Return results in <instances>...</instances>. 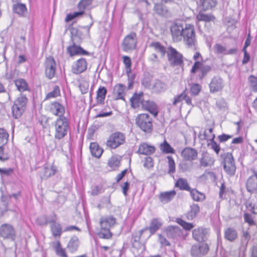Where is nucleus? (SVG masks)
Masks as SVG:
<instances>
[{"mask_svg":"<svg viewBox=\"0 0 257 257\" xmlns=\"http://www.w3.org/2000/svg\"><path fill=\"white\" fill-rule=\"evenodd\" d=\"M170 31L174 41L179 42L182 40L188 47L195 46L196 40L195 28L193 25L180 23H174L170 27Z\"/></svg>","mask_w":257,"mask_h":257,"instance_id":"obj_1","label":"nucleus"},{"mask_svg":"<svg viewBox=\"0 0 257 257\" xmlns=\"http://www.w3.org/2000/svg\"><path fill=\"white\" fill-rule=\"evenodd\" d=\"M101 230L98 233L100 238L109 239L112 236L110 228L116 223V218L112 216L101 217L99 222Z\"/></svg>","mask_w":257,"mask_h":257,"instance_id":"obj_2","label":"nucleus"},{"mask_svg":"<svg viewBox=\"0 0 257 257\" xmlns=\"http://www.w3.org/2000/svg\"><path fill=\"white\" fill-rule=\"evenodd\" d=\"M28 99L25 95H21L14 101L12 107L13 116L16 119L20 118L25 111Z\"/></svg>","mask_w":257,"mask_h":257,"instance_id":"obj_3","label":"nucleus"},{"mask_svg":"<svg viewBox=\"0 0 257 257\" xmlns=\"http://www.w3.org/2000/svg\"><path fill=\"white\" fill-rule=\"evenodd\" d=\"M137 126L146 133H151L153 129L152 119L149 114L142 113L139 114L136 118Z\"/></svg>","mask_w":257,"mask_h":257,"instance_id":"obj_4","label":"nucleus"},{"mask_svg":"<svg viewBox=\"0 0 257 257\" xmlns=\"http://www.w3.org/2000/svg\"><path fill=\"white\" fill-rule=\"evenodd\" d=\"M222 164L225 171L230 176H233L236 170L234 159L231 153H227L221 155Z\"/></svg>","mask_w":257,"mask_h":257,"instance_id":"obj_5","label":"nucleus"},{"mask_svg":"<svg viewBox=\"0 0 257 257\" xmlns=\"http://www.w3.org/2000/svg\"><path fill=\"white\" fill-rule=\"evenodd\" d=\"M125 142V136L120 132L112 134L106 142V146L111 149H115L122 145Z\"/></svg>","mask_w":257,"mask_h":257,"instance_id":"obj_6","label":"nucleus"},{"mask_svg":"<svg viewBox=\"0 0 257 257\" xmlns=\"http://www.w3.org/2000/svg\"><path fill=\"white\" fill-rule=\"evenodd\" d=\"M0 236L4 239L15 240L16 237L15 228L9 223L2 224L0 226Z\"/></svg>","mask_w":257,"mask_h":257,"instance_id":"obj_7","label":"nucleus"},{"mask_svg":"<svg viewBox=\"0 0 257 257\" xmlns=\"http://www.w3.org/2000/svg\"><path fill=\"white\" fill-rule=\"evenodd\" d=\"M167 56L168 61L172 66H180L183 63L182 55L171 47L168 48Z\"/></svg>","mask_w":257,"mask_h":257,"instance_id":"obj_8","label":"nucleus"},{"mask_svg":"<svg viewBox=\"0 0 257 257\" xmlns=\"http://www.w3.org/2000/svg\"><path fill=\"white\" fill-rule=\"evenodd\" d=\"M137 43L136 34L132 32L127 35L124 39L122 47L124 51H128L135 49Z\"/></svg>","mask_w":257,"mask_h":257,"instance_id":"obj_9","label":"nucleus"},{"mask_svg":"<svg viewBox=\"0 0 257 257\" xmlns=\"http://www.w3.org/2000/svg\"><path fill=\"white\" fill-rule=\"evenodd\" d=\"M92 2V0H81L78 4V8L80 10L79 12H74L67 15L65 19L66 22H69L74 19L76 18L81 16L84 14L83 10L87 7L90 6Z\"/></svg>","mask_w":257,"mask_h":257,"instance_id":"obj_10","label":"nucleus"},{"mask_svg":"<svg viewBox=\"0 0 257 257\" xmlns=\"http://www.w3.org/2000/svg\"><path fill=\"white\" fill-rule=\"evenodd\" d=\"M56 66V62L53 57L49 56L46 58L45 62V74L48 78L51 79L54 76Z\"/></svg>","mask_w":257,"mask_h":257,"instance_id":"obj_11","label":"nucleus"},{"mask_svg":"<svg viewBox=\"0 0 257 257\" xmlns=\"http://www.w3.org/2000/svg\"><path fill=\"white\" fill-rule=\"evenodd\" d=\"M209 86L211 93H216L222 91L224 86V82L220 77L214 76L211 79Z\"/></svg>","mask_w":257,"mask_h":257,"instance_id":"obj_12","label":"nucleus"},{"mask_svg":"<svg viewBox=\"0 0 257 257\" xmlns=\"http://www.w3.org/2000/svg\"><path fill=\"white\" fill-rule=\"evenodd\" d=\"M198 69H200L201 73L199 78L200 79H202L207 73L211 71V67L209 65H205L200 61H196L192 67L191 73L195 74Z\"/></svg>","mask_w":257,"mask_h":257,"instance_id":"obj_13","label":"nucleus"},{"mask_svg":"<svg viewBox=\"0 0 257 257\" xmlns=\"http://www.w3.org/2000/svg\"><path fill=\"white\" fill-rule=\"evenodd\" d=\"M209 250L208 245L206 243L195 244L191 249V254L194 257H199L207 253Z\"/></svg>","mask_w":257,"mask_h":257,"instance_id":"obj_14","label":"nucleus"},{"mask_svg":"<svg viewBox=\"0 0 257 257\" xmlns=\"http://www.w3.org/2000/svg\"><path fill=\"white\" fill-rule=\"evenodd\" d=\"M208 234V230L202 227H198L192 231L193 238L197 241H205Z\"/></svg>","mask_w":257,"mask_h":257,"instance_id":"obj_15","label":"nucleus"},{"mask_svg":"<svg viewBox=\"0 0 257 257\" xmlns=\"http://www.w3.org/2000/svg\"><path fill=\"white\" fill-rule=\"evenodd\" d=\"M87 68V62L84 58H81L73 64L72 71L75 74H79L84 72Z\"/></svg>","mask_w":257,"mask_h":257,"instance_id":"obj_16","label":"nucleus"},{"mask_svg":"<svg viewBox=\"0 0 257 257\" xmlns=\"http://www.w3.org/2000/svg\"><path fill=\"white\" fill-rule=\"evenodd\" d=\"M246 187L249 192L257 191V173L255 171H253V175L247 179Z\"/></svg>","mask_w":257,"mask_h":257,"instance_id":"obj_17","label":"nucleus"},{"mask_svg":"<svg viewBox=\"0 0 257 257\" xmlns=\"http://www.w3.org/2000/svg\"><path fill=\"white\" fill-rule=\"evenodd\" d=\"M181 155L185 160L193 161L197 159L198 153L194 149L186 148L182 151Z\"/></svg>","mask_w":257,"mask_h":257,"instance_id":"obj_18","label":"nucleus"},{"mask_svg":"<svg viewBox=\"0 0 257 257\" xmlns=\"http://www.w3.org/2000/svg\"><path fill=\"white\" fill-rule=\"evenodd\" d=\"M55 138L61 139L64 137V120L63 117H59L56 122Z\"/></svg>","mask_w":257,"mask_h":257,"instance_id":"obj_19","label":"nucleus"},{"mask_svg":"<svg viewBox=\"0 0 257 257\" xmlns=\"http://www.w3.org/2000/svg\"><path fill=\"white\" fill-rule=\"evenodd\" d=\"M154 11L157 15L166 18L170 17L171 13L168 9L163 4H155Z\"/></svg>","mask_w":257,"mask_h":257,"instance_id":"obj_20","label":"nucleus"},{"mask_svg":"<svg viewBox=\"0 0 257 257\" xmlns=\"http://www.w3.org/2000/svg\"><path fill=\"white\" fill-rule=\"evenodd\" d=\"M155 150V147L144 143L140 145L138 153L142 155H150L153 154Z\"/></svg>","mask_w":257,"mask_h":257,"instance_id":"obj_21","label":"nucleus"},{"mask_svg":"<svg viewBox=\"0 0 257 257\" xmlns=\"http://www.w3.org/2000/svg\"><path fill=\"white\" fill-rule=\"evenodd\" d=\"M166 233L168 237L175 238L181 236L182 231L177 226H171L167 228Z\"/></svg>","mask_w":257,"mask_h":257,"instance_id":"obj_22","label":"nucleus"},{"mask_svg":"<svg viewBox=\"0 0 257 257\" xmlns=\"http://www.w3.org/2000/svg\"><path fill=\"white\" fill-rule=\"evenodd\" d=\"M142 106L145 109L150 111L155 116L157 115L158 111L156 104L151 101H143L142 102Z\"/></svg>","mask_w":257,"mask_h":257,"instance_id":"obj_23","label":"nucleus"},{"mask_svg":"<svg viewBox=\"0 0 257 257\" xmlns=\"http://www.w3.org/2000/svg\"><path fill=\"white\" fill-rule=\"evenodd\" d=\"M79 245V240L76 236H72L68 241L67 244V249L70 252L76 251Z\"/></svg>","mask_w":257,"mask_h":257,"instance_id":"obj_24","label":"nucleus"},{"mask_svg":"<svg viewBox=\"0 0 257 257\" xmlns=\"http://www.w3.org/2000/svg\"><path fill=\"white\" fill-rule=\"evenodd\" d=\"M67 52L70 56L76 55H88L89 53L80 46L73 45L67 48Z\"/></svg>","mask_w":257,"mask_h":257,"instance_id":"obj_25","label":"nucleus"},{"mask_svg":"<svg viewBox=\"0 0 257 257\" xmlns=\"http://www.w3.org/2000/svg\"><path fill=\"white\" fill-rule=\"evenodd\" d=\"M176 194L175 190H171L170 191L164 192L160 193L159 195V199L161 202L163 203H167L171 201Z\"/></svg>","mask_w":257,"mask_h":257,"instance_id":"obj_26","label":"nucleus"},{"mask_svg":"<svg viewBox=\"0 0 257 257\" xmlns=\"http://www.w3.org/2000/svg\"><path fill=\"white\" fill-rule=\"evenodd\" d=\"M13 11L21 17H24L27 13L26 6L24 4L19 3L13 5Z\"/></svg>","mask_w":257,"mask_h":257,"instance_id":"obj_27","label":"nucleus"},{"mask_svg":"<svg viewBox=\"0 0 257 257\" xmlns=\"http://www.w3.org/2000/svg\"><path fill=\"white\" fill-rule=\"evenodd\" d=\"M162 223L160 220L158 218H154L151 220L150 225L149 227H145L148 228L150 232V236L151 235L154 234L162 226Z\"/></svg>","mask_w":257,"mask_h":257,"instance_id":"obj_28","label":"nucleus"},{"mask_svg":"<svg viewBox=\"0 0 257 257\" xmlns=\"http://www.w3.org/2000/svg\"><path fill=\"white\" fill-rule=\"evenodd\" d=\"M190 210L186 213V216L188 220H193L200 212V208L198 204L193 203L190 206Z\"/></svg>","mask_w":257,"mask_h":257,"instance_id":"obj_29","label":"nucleus"},{"mask_svg":"<svg viewBox=\"0 0 257 257\" xmlns=\"http://www.w3.org/2000/svg\"><path fill=\"white\" fill-rule=\"evenodd\" d=\"M125 86L121 84H116L113 89V93L115 96V99L124 100Z\"/></svg>","mask_w":257,"mask_h":257,"instance_id":"obj_30","label":"nucleus"},{"mask_svg":"<svg viewBox=\"0 0 257 257\" xmlns=\"http://www.w3.org/2000/svg\"><path fill=\"white\" fill-rule=\"evenodd\" d=\"M14 83L17 89L20 92L30 91L28 84L27 81L23 78H18L15 80Z\"/></svg>","mask_w":257,"mask_h":257,"instance_id":"obj_31","label":"nucleus"},{"mask_svg":"<svg viewBox=\"0 0 257 257\" xmlns=\"http://www.w3.org/2000/svg\"><path fill=\"white\" fill-rule=\"evenodd\" d=\"M121 160V157L117 155L113 156L108 160L107 165L112 170H116L119 167Z\"/></svg>","mask_w":257,"mask_h":257,"instance_id":"obj_32","label":"nucleus"},{"mask_svg":"<svg viewBox=\"0 0 257 257\" xmlns=\"http://www.w3.org/2000/svg\"><path fill=\"white\" fill-rule=\"evenodd\" d=\"M214 160L208 154H203L202 157L200 160L201 166L206 167L211 166L214 164Z\"/></svg>","mask_w":257,"mask_h":257,"instance_id":"obj_33","label":"nucleus"},{"mask_svg":"<svg viewBox=\"0 0 257 257\" xmlns=\"http://www.w3.org/2000/svg\"><path fill=\"white\" fill-rule=\"evenodd\" d=\"M63 109V106L57 102H53L51 104V111L56 115H59L60 117H63L62 114Z\"/></svg>","mask_w":257,"mask_h":257,"instance_id":"obj_34","label":"nucleus"},{"mask_svg":"<svg viewBox=\"0 0 257 257\" xmlns=\"http://www.w3.org/2000/svg\"><path fill=\"white\" fill-rule=\"evenodd\" d=\"M90 150L92 155L97 158H100L103 153V150L95 143L90 144Z\"/></svg>","mask_w":257,"mask_h":257,"instance_id":"obj_35","label":"nucleus"},{"mask_svg":"<svg viewBox=\"0 0 257 257\" xmlns=\"http://www.w3.org/2000/svg\"><path fill=\"white\" fill-rule=\"evenodd\" d=\"M205 139L210 141L208 145L210 146L211 148L213 149L217 154H219L220 151V147L217 144L216 142L214 141L215 135H212V137H208L207 133L204 132V134Z\"/></svg>","mask_w":257,"mask_h":257,"instance_id":"obj_36","label":"nucleus"},{"mask_svg":"<svg viewBox=\"0 0 257 257\" xmlns=\"http://www.w3.org/2000/svg\"><path fill=\"white\" fill-rule=\"evenodd\" d=\"M224 236L227 240L233 241L237 238V233L234 229L228 228L225 231Z\"/></svg>","mask_w":257,"mask_h":257,"instance_id":"obj_37","label":"nucleus"},{"mask_svg":"<svg viewBox=\"0 0 257 257\" xmlns=\"http://www.w3.org/2000/svg\"><path fill=\"white\" fill-rule=\"evenodd\" d=\"M167 88V84L159 80H157L153 86V89L156 92H163L165 91Z\"/></svg>","mask_w":257,"mask_h":257,"instance_id":"obj_38","label":"nucleus"},{"mask_svg":"<svg viewBox=\"0 0 257 257\" xmlns=\"http://www.w3.org/2000/svg\"><path fill=\"white\" fill-rule=\"evenodd\" d=\"M57 172V168L54 165L48 166L44 168L42 177L46 179L50 176L54 175Z\"/></svg>","mask_w":257,"mask_h":257,"instance_id":"obj_39","label":"nucleus"},{"mask_svg":"<svg viewBox=\"0 0 257 257\" xmlns=\"http://www.w3.org/2000/svg\"><path fill=\"white\" fill-rule=\"evenodd\" d=\"M175 186L179 188L180 190L190 191V187L186 179L184 178H179L175 183Z\"/></svg>","mask_w":257,"mask_h":257,"instance_id":"obj_40","label":"nucleus"},{"mask_svg":"<svg viewBox=\"0 0 257 257\" xmlns=\"http://www.w3.org/2000/svg\"><path fill=\"white\" fill-rule=\"evenodd\" d=\"M196 19L198 20V21L209 22L211 21H213L215 20V17L214 16L211 14H206L199 13L197 15Z\"/></svg>","mask_w":257,"mask_h":257,"instance_id":"obj_41","label":"nucleus"},{"mask_svg":"<svg viewBox=\"0 0 257 257\" xmlns=\"http://www.w3.org/2000/svg\"><path fill=\"white\" fill-rule=\"evenodd\" d=\"M106 92V89L104 87H100L99 88L97 92L96 99L97 103L100 104L103 103Z\"/></svg>","mask_w":257,"mask_h":257,"instance_id":"obj_42","label":"nucleus"},{"mask_svg":"<svg viewBox=\"0 0 257 257\" xmlns=\"http://www.w3.org/2000/svg\"><path fill=\"white\" fill-rule=\"evenodd\" d=\"M142 94H135L131 98V105L134 108L138 107L142 105V102L144 100H142Z\"/></svg>","mask_w":257,"mask_h":257,"instance_id":"obj_43","label":"nucleus"},{"mask_svg":"<svg viewBox=\"0 0 257 257\" xmlns=\"http://www.w3.org/2000/svg\"><path fill=\"white\" fill-rule=\"evenodd\" d=\"M189 191H190L191 195L194 201H202L205 198L204 194L199 192L196 189H191Z\"/></svg>","mask_w":257,"mask_h":257,"instance_id":"obj_44","label":"nucleus"},{"mask_svg":"<svg viewBox=\"0 0 257 257\" xmlns=\"http://www.w3.org/2000/svg\"><path fill=\"white\" fill-rule=\"evenodd\" d=\"M9 135L6 130L0 128V145L4 146L8 142Z\"/></svg>","mask_w":257,"mask_h":257,"instance_id":"obj_45","label":"nucleus"},{"mask_svg":"<svg viewBox=\"0 0 257 257\" xmlns=\"http://www.w3.org/2000/svg\"><path fill=\"white\" fill-rule=\"evenodd\" d=\"M150 46L154 48L156 51L160 52L162 57L164 56L166 53L165 48L159 42H153L150 44Z\"/></svg>","mask_w":257,"mask_h":257,"instance_id":"obj_46","label":"nucleus"},{"mask_svg":"<svg viewBox=\"0 0 257 257\" xmlns=\"http://www.w3.org/2000/svg\"><path fill=\"white\" fill-rule=\"evenodd\" d=\"M203 8L205 10H209L214 7L216 5V0H201Z\"/></svg>","mask_w":257,"mask_h":257,"instance_id":"obj_47","label":"nucleus"},{"mask_svg":"<svg viewBox=\"0 0 257 257\" xmlns=\"http://www.w3.org/2000/svg\"><path fill=\"white\" fill-rule=\"evenodd\" d=\"M167 159L168 160V163L169 167L168 173L171 176H172L176 171L175 163L173 158L171 156H168Z\"/></svg>","mask_w":257,"mask_h":257,"instance_id":"obj_48","label":"nucleus"},{"mask_svg":"<svg viewBox=\"0 0 257 257\" xmlns=\"http://www.w3.org/2000/svg\"><path fill=\"white\" fill-rule=\"evenodd\" d=\"M161 150L165 153H174V150L171 147L169 143L165 140L164 143L160 146Z\"/></svg>","mask_w":257,"mask_h":257,"instance_id":"obj_49","label":"nucleus"},{"mask_svg":"<svg viewBox=\"0 0 257 257\" xmlns=\"http://www.w3.org/2000/svg\"><path fill=\"white\" fill-rule=\"evenodd\" d=\"M176 222L186 230H190L194 227L193 223L187 222L181 218H177Z\"/></svg>","mask_w":257,"mask_h":257,"instance_id":"obj_50","label":"nucleus"},{"mask_svg":"<svg viewBox=\"0 0 257 257\" xmlns=\"http://www.w3.org/2000/svg\"><path fill=\"white\" fill-rule=\"evenodd\" d=\"M53 245L56 254L62 257H64V250L61 247L59 241L54 242Z\"/></svg>","mask_w":257,"mask_h":257,"instance_id":"obj_51","label":"nucleus"},{"mask_svg":"<svg viewBox=\"0 0 257 257\" xmlns=\"http://www.w3.org/2000/svg\"><path fill=\"white\" fill-rule=\"evenodd\" d=\"M79 87L81 93L85 94L88 90L89 83L86 80L82 79L79 81Z\"/></svg>","mask_w":257,"mask_h":257,"instance_id":"obj_52","label":"nucleus"},{"mask_svg":"<svg viewBox=\"0 0 257 257\" xmlns=\"http://www.w3.org/2000/svg\"><path fill=\"white\" fill-rule=\"evenodd\" d=\"M60 94V89L59 87L57 86H56L53 90L49 93H48L46 96V99H48L52 98H55Z\"/></svg>","mask_w":257,"mask_h":257,"instance_id":"obj_53","label":"nucleus"},{"mask_svg":"<svg viewBox=\"0 0 257 257\" xmlns=\"http://www.w3.org/2000/svg\"><path fill=\"white\" fill-rule=\"evenodd\" d=\"M123 62L125 65V67L126 69V73H128L131 72V65H132V61L131 58L127 56H123L122 57Z\"/></svg>","mask_w":257,"mask_h":257,"instance_id":"obj_54","label":"nucleus"},{"mask_svg":"<svg viewBox=\"0 0 257 257\" xmlns=\"http://www.w3.org/2000/svg\"><path fill=\"white\" fill-rule=\"evenodd\" d=\"M214 49L215 53L226 55V48L220 44H216L214 46Z\"/></svg>","mask_w":257,"mask_h":257,"instance_id":"obj_55","label":"nucleus"},{"mask_svg":"<svg viewBox=\"0 0 257 257\" xmlns=\"http://www.w3.org/2000/svg\"><path fill=\"white\" fill-rule=\"evenodd\" d=\"M201 90V86L198 83H193L191 86V92L193 95L196 96L198 95Z\"/></svg>","mask_w":257,"mask_h":257,"instance_id":"obj_56","label":"nucleus"},{"mask_svg":"<svg viewBox=\"0 0 257 257\" xmlns=\"http://www.w3.org/2000/svg\"><path fill=\"white\" fill-rule=\"evenodd\" d=\"M248 81L250 87L254 91H257V77L250 75L248 78Z\"/></svg>","mask_w":257,"mask_h":257,"instance_id":"obj_57","label":"nucleus"},{"mask_svg":"<svg viewBox=\"0 0 257 257\" xmlns=\"http://www.w3.org/2000/svg\"><path fill=\"white\" fill-rule=\"evenodd\" d=\"M184 97H185V90L183 91L182 93L179 95L174 97L173 104L176 105L177 103L181 102L184 100Z\"/></svg>","mask_w":257,"mask_h":257,"instance_id":"obj_58","label":"nucleus"},{"mask_svg":"<svg viewBox=\"0 0 257 257\" xmlns=\"http://www.w3.org/2000/svg\"><path fill=\"white\" fill-rule=\"evenodd\" d=\"M217 107L221 110H225L227 108V103L225 100L221 99L216 101V103Z\"/></svg>","mask_w":257,"mask_h":257,"instance_id":"obj_59","label":"nucleus"},{"mask_svg":"<svg viewBox=\"0 0 257 257\" xmlns=\"http://www.w3.org/2000/svg\"><path fill=\"white\" fill-rule=\"evenodd\" d=\"M14 173V169L13 168H10L8 169L5 168H0V175L1 176H10L12 174Z\"/></svg>","mask_w":257,"mask_h":257,"instance_id":"obj_60","label":"nucleus"},{"mask_svg":"<svg viewBox=\"0 0 257 257\" xmlns=\"http://www.w3.org/2000/svg\"><path fill=\"white\" fill-rule=\"evenodd\" d=\"M144 166L147 168L152 167L153 166V159L150 157H146L144 161Z\"/></svg>","mask_w":257,"mask_h":257,"instance_id":"obj_61","label":"nucleus"},{"mask_svg":"<svg viewBox=\"0 0 257 257\" xmlns=\"http://www.w3.org/2000/svg\"><path fill=\"white\" fill-rule=\"evenodd\" d=\"M147 230L148 228H144L143 229L140 230L139 232L136 233V234L133 235V237L134 241L135 242L139 241L143 233Z\"/></svg>","mask_w":257,"mask_h":257,"instance_id":"obj_62","label":"nucleus"},{"mask_svg":"<svg viewBox=\"0 0 257 257\" xmlns=\"http://www.w3.org/2000/svg\"><path fill=\"white\" fill-rule=\"evenodd\" d=\"M242 51L243 52V58L242 61V63L243 64H245L247 63L250 60V55L247 52L246 50H245V49H242Z\"/></svg>","mask_w":257,"mask_h":257,"instance_id":"obj_63","label":"nucleus"},{"mask_svg":"<svg viewBox=\"0 0 257 257\" xmlns=\"http://www.w3.org/2000/svg\"><path fill=\"white\" fill-rule=\"evenodd\" d=\"M128 77V88L129 89L132 88V85L133 84V81L135 79V76L134 74H131V72L128 73H126Z\"/></svg>","mask_w":257,"mask_h":257,"instance_id":"obj_64","label":"nucleus"}]
</instances>
